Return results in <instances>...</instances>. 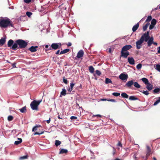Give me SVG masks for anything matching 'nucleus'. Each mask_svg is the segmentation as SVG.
<instances>
[{
  "label": "nucleus",
  "mask_w": 160,
  "mask_h": 160,
  "mask_svg": "<svg viewBox=\"0 0 160 160\" xmlns=\"http://www.w3.org/2000/svg\"><path fill=\"white\" fill-rule=\"evenodd\" d=\"M50 121H51V118H49V119L47 120V121H46V122H47V123L48 124L50 122Z\"/></svg>",
  "instance_id": "57"
},
{
  "label": "nucleus",
  "mask_w": 160,
  "mask_h": 160,
  "mask_svg": "<svg viewBox=\"0 0 160 160\" xmlns=\"http://www.w3.org/2000/svg\"><path fill=\"white\" fill-rule=\"evenodd\" d=\"M32 0H24V1L25 3H29Z\"/></svg>",
  "instance_id": "53"
},
{
  "label": "nucleus",
  "mask_w": 160,
  "mask_h": 160,
  "mask_svg": "<svg viewBox=\"0 0 160 160\" xmlns=\"http://www.w3.org/2000/svg\"><path fill=\"white\" fill-rule=\"evenodd\" d=\"M105 83L106 84H108V83H112V82L111 80L108 78H106L105 80Z\"/></svg>",
  "instance_id": "25"
},
{
  "label": "nucleus",
  "mask_w": 160,
  "mask_h": 160,
  "mask_svg": "<svg viewBox=\"0 0 160 160\" xmlns=\"http://www.w3.org/2000/svg\"><path fill=\"white\" fill-rule=\"evenodd\" d=\"M156 22L157 21L155 19H153L151 21V24L155 25L156 24Z\"/></svg>",
  "instance_id": "35"
},
{
  "label": "nucleus",
  "mask_w": 160,
  "mask_h": 160,
  "mask_svg": "<svg viewBox=\"0 0 160 160\" xmlns=\"http://www.w3.org/2000/svg\"><path fill=\"white\" fill-rule=\"evenodd\" d=\"M133 85L137 88H139L141 87L137 82H134Z\"/></svg>",
  "instance_id": "23"
},
{
  "label": "nucleus",
  "mask_w": 160,
  "mask_h": 160,
  "mask_svg": "<svg viewBox=\"0 0 160 160\" xmlns=\"http://www.w3.org/2000/svg\"><path fill=\"white\" fill-rule=\"evenodd\" d=\"M84 54L83 51L82 50H80L77 54V57L78 58H80L83 56Z\"/></svg>",
  "instance_id": "13"
},
{
  "label": "nucleus",
  "mask_w": 160,
  "mask_h": 160,
  "mask_svg": "<svg viewBox=\"0 0 160 160\" xmlns=\"http://www.w3.org/2000/svg\"><path fill=\"white\" fill-rule=\"evenodd\" d=\"M77 118V117L76 116H72L71 117V120H76Z\"/></svg>",
  "instance_id": "51"
},
{
  "label": "nucleus",
  "mask_w": 160,
  "mask_h": 160,
  "mask_svg": "<svg viewBox=\"0 0 160 160\" xmlns=\"http://www.w3.org/2000/svg\"><path fill=\"white\" fill-rule=\"evenodd\" d=\"M153 40L154 39L153 37H150V38L147 42L148 46V47H150L152 44H153L154 45L156 46L157 45V43L154 42Z\"/></svg>",
  "instance_id": "5"
},
{
  "label": "nucleus",
  "mask_w": 160,
  "mask_h": 160,
  "mask_svg": "<svg viewBox=\"0 0 160 160\" xmlns=\"http://www.w3.org/2000/svg\"><path fill=\"white\" fill-rule=\"evenodd\" d=\"M44 132L43 131H41V132H35L34 133V135H41V134H42Z\"/></svg>",
  "instance_id": "40"
},
{
  "label": "nucleus",
  "mask_w": 160,
  "mask_h": 160,
  "mask_svg": "<svg viewBox=\"0 0 160 160\" xmlns=\"http://www.w3.org/2000/svg\"><path fill=\"white\" fill-rule=\"evenodd\" d=\"M147 85L146 88L148 90L151 91L152 89L153 88V85H152L149 83V84H147Z\"/></svg>",
  "instance_id": "18"
},
{
  "label": "nucleus",
  "mask_w": 160,
  "mask_h": 160,
  "mask_svg": "<svg viewBox=\"0 0 160 160\" xmlns=\"http://www.w3.org/2000/svg\"><path fill=\"white\" fill-rule=\"evenodd\" d=\"M49 47V46L48 45H45V47L46 48H48Z\"/></svg>",
  "instance_id": "61"
},
{
  "label": "nucleus",
  "mask_w": 160,
  "mask_h": 160,
  "mask_svg": "<svg viewBox=\"0 0 160 160\" xmlns=\"http://www.w3.org/2000/svg\"><path fill=\"white\" fill-rule=\"evenodd\" d=\"M58 118L59 119H62V118H60V116L59 115L58 116Z\"/></svg>",
  "instance_id": "62"
},
{
  "label": "nucleus",
  "mask_w": 160,
  "mask_h": 160,
  "mask_svg": "<svg viewBox=\"0 0 160 160\" xmlns=\"http://www.w3.org/2000/svg\"><path fill=\"white\" fill-rule=\"evenodd\" d=\"M28 45V42L22 39L16 40L11 49L15 50L18 49H22L25 48Z\"/></svg>",
  "instance_id": "1"
},
{
  "label": "nucleus",
  "mask_w": 160,
  "mask_h": 160,
  "mask_svg": "<svg viewBox=\"0 0 160 160\" xmlns=\"http://www.w3.org/2000/svg\"><path fill=\"white\" fill-rule=\"evenodd\" d=\"M69 50H70L69 49H65L63 51H61V52H60V54H62L66 53L68 52H69Z\"/></svg>",
  "instance_id": "26"
},
{
  "label": "nucleus",
  "mask_w": 160,
  "mask_h": 160,
  "mask_svg": "<svg viewBox=\"0 0 160 160\" xmlns=\"http://www.w3.org/2000/svg\"><path fill=\"white\" fill-rule=\"evenodd\" d=\"M147 152H151V150L150 149V147L148 146H147Z\"/></svg>",
  "instance_id": "49"
},
{
  "label": "nucleus",
  "mask_w": 160,
  "mask_h": 160,
  "mask_svg": "<svg viewBox=\"0 0 160 160\" xmlns=\"http://www.w3.org/2000/svg\"><path fill=\"white\" fill-rule=\"evenodd\" d=\"M132 48V47L131 45H126L123 46L122 49V50L124 51L127 52L128 50H129Z\"/></svg>",
  "instance_id": "11"
},
{
  "label": "nucleus",
  "mask_w": 160,
  "mask_h": 160,
  "mask_svg": "<svg viewBox=\"0 0 160 160\" xmlns=\"http://www.w3.org/2000/svg\"><path fill=\"white\" fill-rule=\"evenodd\" d=\"M121 95L122 97L125 98H128L129 97L128 95L125 92L122 93Z\"/></svg>",
  "instance_id": "27"
},
{
  "label": "nucleus",
  "mask_w": 160,
  "mask_h": 160,
  "mask_svg": "<svg viewBox=\"0 0 160 160\" xmlns=\"http://www.w3.org/2000/svg\"><path fill=\"white\" fill-rule=\"evenodd\" d=\"M142 66V64L141 63H139L137 65L136 68L137 69H139L141 68Z\"/></svg>",
  "instance_id": "44"
},
{
  "label": "nucleus",
  "mask_w": 160,
  "mask_h": 160,
  "mask_svg": "<svg viewBox=\"0 0 160 160\" xmlns=\"http://www.w3.org/2000/svg\"><path fill=\"white\" fill-rule=\"evenodd\" d=\"M68 152L67 150L64 149H61L59 152V154H62L64 153H66Z\"/></svg>",
  "instance_id": "22"
},
{
  "label": "nucleus",
  "mask_w": 160,
  "mask_h": 160,
  "mask_svg": "<svg viewBox=\"0 0 160 160\" xmlns=\"http://www.w3.org/2000/svg\"><path fill=\"white\" fill-rule=\"evenodd\" d=\"M128 61L131 65H133L135 64V60L132 57H128Z\"/></svg>",
  "instance_id": "12"
},
{
  "label": "nucleus",
  "mask_w": 160,
  "mask_h": 160,
  "mask_svg": "<svg viewBox=\"0 0 160 160\" xmlns=\"http://www.w3.org/2000/svg\"><path fill=\"white\" fill-rule=\"evenodd\" d=\"M20 112L22 113H25L27 111L26 106L23 107L21 109H19Z\"/></svg>",
  "instance_id": "24"
},
{
  "label": "nucleus",
  "mask_w": 160,
  "mask_h": 160,
  "mask_svg": "<svg viewBox=\"0 0 160 160\" xmlns=\"http://www.w3.org/2000/svg\"><path fill=\"white\" fill-rule=\"evenodd\" d=\"M61 45V43H52L51 45V48L52 49L54 50H56L60 48V46L59 45Z\"/></svg>",
  "instance_id": "10"
},
{
  "label": "nucleus",
  "mask_w": 160,
  "mask_h": 160,
  "mask_svg": "<svg viewBox=\"0 0 160 160\" xmlns=\"http://www.w3.org/2000/svg\"><path fill=\"white\" fill-rule=\"evenodd\" d=\"M119 77L120 79L126 81L128 78V76L127 74H125L124 73H122L119 75Z\"/></svg>",
  "instance_id": "7"
},
{
  "label": "nucleus",
  "mask_w": 160,
  "mask_h": 160,
  "mask_svg": "<svg viewBox=\"0 0 160 160\" xmlns=\"http://www.w3.org/2000/svg\"><path fill=\"white\" fill-rule=\"evenodd\" d=\"M74 84L72 83L71 84V92L72 91V88L74 85Z\"/></svg>",
  "instance_id": "55"
},
{
  "label": "nucleus",
  "mask_w": 160,
  "mask_h": 160,
  "mask_svg": "<svg viewBox=\"0 0 160 160\" xmlns=\"http://www.w3.org/2000/svg\"><path fill=\"white\" fill-rule=\"evenodd\" d=\"M129 99L130 100H138V98L135 96H132L129 97Z\"/></svg>",
  "instance_id": "21"
},
{
  "label": "nucleus",
  "mask_w": 160,
  "mask_h": 160,
  "mask_svg": "<svg viewBox=\"0 0 160 160\" xmlns=\"http://www.w3.org/2000/svg\"><path fill=\"white\" fill-rule=\"evenodd\" d=\"M13 118L12 116L10 115L8 117V119L9 121H11L13 119Z\"/></svg>",
  "instance_id": "42"
},
{
  "label": "nucleus",
  "mask_w": 160,
  "mask_h": 160,
  "mask_svg": "<svg viewBox=\"0 0 160 160\" xmlns=\"http://www.w3.org/2000/svg\"><path fill=\"white\" fill-rule=\"evenodd\" d=\"M41 127L40 125H36L34 126L32 129V131L34 132L38 130V128L39 127Z\"/></svg>",
  "instance_id": "32"
},
{
  "label": "nucleus",
  "mask_w": 160,
  "mask_h": 160,
  "mask_svg": "<svg viewBox=\"0 0 160 160\" xmlns=\"http://www.w3.org/2000/svg\"><path fill=\"white\" fill-rule=\"evenodd\" d=\"M41 101L38 100L37 101L35 100H33L30 103V106L33 110L38 111V106L39 105Z\"/></svg>",
  "instance_id": "3"
},
{
  "label": "nucleus",
  "mask_w": 160,
  "mask_h": 160,
  "mask_svg": "<svg viewBox=\"0 0 160 160\" xmlns=\"http://www.w3.org/2000/svg\"><path fill=\"white\" fill-rule=\"evenodd\" d=\"M114 160H121L119 158H116Z\"/></svg>",
  "instance_id": "64"
},
{
  "label": "nucleus",
  "mask_w": 160,
  "mask_h": 160,
  "mask_svg": "<svg viewBox=\"0 0 160 160\" xmlns=\"http://www.w3.org/2000/svg\"><path fill=\"white\" fill-rule=\"evenodd\" d=\"M137 152H134V155L133 156V158L135 160H138V159H137L138 158L137 157Z\"/></svg>",
  "instance_id": "39"
},
{
  "label": "nucleus",
  "mask_w": 160,
  "mask_h": 160,
  "mask_svg": "<svg viewBox=\"0 0 160 160\" xmlns=\"http://www.w3.org/2000/svg\"><path fill=\"white\" fill-rule=\"evenodd\" d=\"M26 14L29 17H30L32 14V13L31 12H26Z\"/></svg>",
  "instance_id": "45"
},
{
  "label": "nucleus",
  "mask_w": 160,
  "mask_h": 160,
  "mask_svg": "<svg viewBox=\"0 0 160 160\" xmlns=\"http://www.w3.org/2000/svg\"><path fill=\"white\" fill-rule=\"evenodd\" d=\"M152 19V17L151 16H149L146 20V22H150Z\"/></svg>",
  "instance_id": "36"
},
{
  "label": "nucleus",
  "mask_w": 160,
  "mask_h": 160,
  "mask_svg": "<svg viewBox=\"0 0 160 160\" xmlns=\"http://www.w3.org/2000/svg\"><path fill=\"white\" fill-rule=\"evenodd\" d=\"M14 27V24L11 20L7 17L0 18V27L5 28L8 27Z\"/></svg>",
  "instance_id": "2"
},
{
  "label": "nucleus",
  "mask_w": 160,
  "mask_h": 160,
  "mask_svg": "<svg viewBox=\"0 0 160 160\" xmlns=\"http://www.w3.org/2000/svg\"><path fill=\"white\" fill-rule=\"evenodd\" d=\"M125 51L121 50V55L120 56V57H123L124 58H127L128 56L129 55V52L128 51H127L125 52Z\"/></svg>",
  "instance_id": "9"
},
{
  "label": "nucleus",
  "mask_w": 160,
  "mask_h": 160,
  "mask_svg": "<svg viewBox=\"0 0 160 160\" xmlns=\"http://www.w3.org/2000/svg\"><path fill=\"white\" fill-rule=\"evenodd\" d=\"M14 44L13 41L12 39H10L8 42V47L10 48L12 47L13 45Z\"/></svg>",
  "instance_id": "15"
},
{
  "label": "nucleus",
  "mask_w": 160,
  "mask_h": 160,
  "mask_svg": "<svg viewBox=\"0 0 160 160\" xmlns=\"http://www.w3.org/2000/svg\"><path fill=\"white\" fill-rule=\"evenodd\" d=\"M139 91L140 92H142L144 94L146 95H148L149 94V93L147 91H142V90H141V91Z\"/></svg>",
  "instance_id": "37"
},
{
  "label": "nucleus",
  "mask_w": 160,
  "mask_h": 160,
  "mask_svg": "<svg viewBox=\"0 0 160 160\" xmlns=\"http://www.w3.org/2000/svg\"><path fill=\"white\" fill-rule=\"evenodd\" d=\"M160 91V88H155L153 91V92L154 93H157Z\"/></svg>",
  "instance_id": "31"
},
{
  "label": "nucleus",
  "mask_w": 160,
  "mask_h": 160,
  "mask_svg": "<svg viewBox=\"0 0 160 160\" xmlns=\"http://www.w3.org/2000/svg\"><path fill=\"white\" fill-rule=\"evenodd\" d=\"M155 69L158 71L160 72V65L158 64H156Z\"/></svg>",
  "instance_id": "38"
},
{
  "label": "nucleus",
  "mask_w": 160,
  "mask_h": 160,
  "mask_svg": "<svg viewBox=\"0 0 160 160\" xmlns=\"http://www.w3.org/2000/svg\"><path fill=\"white\" fill-rule=\"evenodd\" d=\"M63 82L66 84H67L68 82L67 80L65 77L63 78Z\"/></svg>",
  "instance_id": "47"
},
{
  "label": "nucleus",
  "mask_w": 160,
  "mask_h": 160,
  "mask_svg": "<svg viewBox=\"0 0 160 160\" xmlns=\"http://www.w3.org/2000/svg\"><path fill=\"white\" fill-rule=\"evenodd\" d=\"M158 53H160V46L158 48Z\"/></svg>",
  "instance_id": "59"
},
{
  "label": "nucleus",
  "mask_w": 160,
  "mask_h": 160,
  "mask_svg": "<svg viewBox=\"0 0 160 160\" xmlns=\"http://www.w3.org/2000/svg\"><path fill=\"white\" fill-rule=\"evenodd\" d=\"M115 153H116V150H115V148L114 147H113V152H112L113 155H114L115 154Z\"/></svg>",
  "instance_id": "54"
},
{
  "label": "nucleus",
  "mask_w": 160,
  "mask_h": 160,
  "mask_svg": "<svg viewBox=\"0 0 160 160\" xmlns=\"http://www.w3.org/2000/svg\"><path fill=\"white\" fill-rule=\"evenodd\" d=\"M133 80H132L128 81L125 85L124 87L126 88H132V87L133 84Z\"/></svg>",
  "instance_id": "6"
},
{
  "label": "nucleus",
  "mask_w": 160,
  "mask_h": 160,
  "mask_svg": "<svg viewBox=\"0 0 160 160\" xmlns=\"http://www.w3.org/2000/svg\"><path fill=\"white\" fill-rule=\"evenodd\" d=\"M153 160H157L156 158L155 157H153Z\"/></svg>",
  "instance_id": "63"
},
{
  "label": "nucleus",
  "mask_w": 160,
  "mask_h": 160,
  "mask_svg": "<svg viewBox=\"0 0 160 160\" xmlns=\"http://www.w3.org/2000/svg\"><path fill=\"white\" fill-rule=\"evenodd\" d=\"M94 68L92 66L89 67V71L91 73H93L94 72Z\"/></svg>",
  "instance_id": "28"
},
{
  "label": "nucleus",
  "mask_w": 160,
  "mask_h": 160,
  "mask_svg": "<svg viewBox=\"0 0 160 160\" xmlns=\"http://www.w3.org/2000/svg\"><path fill=\"white\" fill-rule=\"evenodd\" d=\"M18 141H15L14 142V144L16 145H18L21 143L22 142V138H18Z\"/></svg>",
  "instance_id": "19"
},
{
  "label": "nucleus",
  "mask_w": 160,
  "mask_h": 160,
  "mask_svg": "<svg viewBox=\"0 0 160 160\" xmlns=\"http://www.w3.org/2000/svg\"><path fill=\"white\" fill-rule=\"evenodd\" d=\"M154 25H153L152 24L150 25L149 26V29L150 30H151V29H152L154 27Z\"/></svg>",
  "instance_id": "52"
},
{
  "label": "nucleus",
  "mask_w": 160,
  "mask_h": 160,
  "mask_svg": "<svg viewBox=\"0 0 160 160\" xmlns=\"http://www.w3.org/2000/svg\"><path fill=\"white\" fill-rule=\"evenodd\" d=\"M149 23H146L144 26L143 27V30L144 31H146L148 25H149Z\"/></svg>",
  "instance_id": "29"
},
{
  "label": "nucleus",
  "mask_w": 160,
  "mask_h": 160,
  "mask_svg": "<svg viewBox=\"0 0 160 160\" xmlns=\"http://www.w3.org/2000/svg\"><path fill=\"white\" fill-rule=\"evenodd\" d=\"M139 26V23H137L136 25H134L132 28V30L133 32L136 31L138 29Z\"/></svg>",
  "instance_id": "17"
},
{
  "label": "nucleus",
  "mask_w": 160,
  "mask_h": 160,
  "mask_svg": "<svg viewBox=\"0 0 160 160\" xmlns=\"http://www.w3.org/2000/svg\"><path fill=\"white\" fill-rule=\"evenodd\" d=\"M120 93L119 92H113L112 95L116 97H118L120 95Z\"/></svg>",
  "instance_id": "43"
},
{
  "label": "nucleus",
  "mask_w": 160,
  "mask_h": 160,
  "mask_svg": "<svg viewBox=\"0 0 160 160\" xmlns=\"http://www.w3.org/2000/svg\"><path fill=\"white\" fill-rule=\"evenodd\" d=\"M150 152H147V153L146 154V156L147 157H148V156H149L150 155Z\"/></svg>",
  "instance_id": "58"
},
{
  "label": "nucleus",
  "mask_w": 160,
  "mask_h": 160,
  "mask_svg": "<svg viewBox=\"0 0 160 160\" xmlns=\"http://www.w3.org/2000/svg\"><path fill=\"white\" fill-rule=\"evenodd\" d=\"M95 117L101 118L102 116L100 114L93 115L92 116V117Z\"/></svg>",
  "instance_id": "50"
},
{
  "label": "nucleus",
  "mask_w": 160,
  "mask_h": 160,
  "mask_svg": "<svg viewBox=\"0 0 160 160\" xmlns=\"http://www.w3.org/2000/svg\"><path fill=\"white\" fill-rule=\"evenodd\" d=\"M150 38L149 35V32L148 31L146 33H145L143 34V35L141 37L140 39L146 42H148L149 39Z\"/></svg>",
  "instance_id": "4"
},
{
  "label": "nucleus",
  "mask_w": 160,
  "mask_h": 160,
  "mask_svg": "<svg viewBox=\"0 0 160 160\" xmlns=\"http://www.w3.org/2000/svg\"><path fill=\"white\" fill-rule=\"evenodd\" d=\"M61 143V142L58 140H56L55 141V145L56 146H58Z\"/></svg>",
  "instance_id": "34"
},
{
  "label": "nucleus",
  "mask_w": 160,
  "mask_h": 160,
  "mask_svg": "<svg viewBox=\"0 0 160 160\" xmlns=\"http://www.w3.org/2000/svg\"><path fill=\"white\" fill-rule=\"evenodd\" d=\"M38 48L37 46H32L28 49V50L31 52H35L37 51V48Z\"/></svg>",
  "instance_id": "16"
},
{
  "label": "nucleus",
  "mask_w": 160,
  "mask_h": 160,
  "mask_svg": "<svg viewBox=\"0 0 160 160\" xmlns=\"http://www.w3.org/2000/svg\"><path fill=\"white\" fill-rule=\"evenodd\" d=\"M107 101L113 102H116V101L115 99H107Z\"/></svg>",
  "instance_id": "48"
},
{
  "label": "nucleus",
  "mask_w": 160,
  "mask_h": 160,
  "mask_svg": "<svg viewBox=\"0 0 160 160\" xmlns=\"http://www.w3.org/2000/svg\"><path fill=\"white\" fill-rule=\"evenodd\" d=\"M6 37L5 36L4 38H2L0 39V45L2 46L5 44L6 42Z\"/></svg>",
  "instance_id": "14"
},
{
  "label": "nucleus",
  "mask_w": 160,
  "mask_h": 160,
  "mask_svg": "<svg viewBox=\"0 0 160 160\" xmlns=\"http://www.w3.org/2000/svg\"><path fill=\"white\" fill-rule=\"evenodd\" d=\"M28 158V155H25L24 156H23L22 157H21L19 158L20 159V160H23L27 159Z\"/></svg>",
  "instance_id": "41"
},
{
  "label": "nucleus",
  "mask_w": 160,
  "mask_h": 160,
  "mask_svg": "<svg viewBox=\"0 0 160 160\" xmlns=\"http://www.w3.org/2000/svg\"><path fill=\"white\" fill-rule=\"evenodd\" d=\"M95 72L96 74L99 76H100L101 74V72L98 70H96Z\"/></svg>",
  "instance_id": "46"
},
{
  "label": "nucleus",
  "mask_w": 160,
  "mask_h": 160,
  "mask_svg": "<svg viewBox=\"0 0 160 160\" xmlns=\"http://www.w3.org/2000/svg\"><path fill=\"white\" fill-rule=\"evenodd\" d=\"M118 146H119L120 147H122V144L121 143V142H119L118 143Z\"/></svg>",
  "instance_id": "56"
},
{
  "label": "nucleus",
  "mask_w": 160,
  "mask_h": 160,
  "mask_svg": "<svg viewBox=\"0 0 160 160\" xmlns=\"http://www.w3.org/2000/svg\"><path fill=\"white\" fill-rule=\"evenodd\" d=\"M60 52V50H58L57 52H56V54H58Z\"/></svg>",
  "instance_id": "60"
},
{
  "label": "nucleus",
  "mask_w": 160,
  "mask_h": 160,
  "mask_svg": "<svg viewBox=\"0 0 160 160\" xmlns=\"http://www.w3.org/2000/svg\"><path fill=\"white\" fill-rule=\"evenodd\" d=\"M143 42L142 39H141L140 38L139 40L136 42V47L137 49H139L142 47V44Z\"/></svg>",
  "instance_id": "8"
},
{
  "label": "nucleus",
  "mask_w": 160,
  "mask_h": 160,
  "mask_svg": "<svg viewBox=\"0 0 160 160\" xmlns=\"http://www.w3.org/2000/svg\"><path fill=\"white\" fill-rule=\"evenodd\" d=\"M141 80L146 85L149 84V81L146 78H143Z\"/></svg>",
  "instance_id": "20"
},
{
  "label": "nucleus",
  "mask_w": 160,
  "mask_h": 160,
  "mask_svg": "<svg viewBox=\"0 0 160 160\" xmlns=\"http://www.w3.org/2000/svg\"><path fill=\"white\" fill-rule=\"evenodd\" d=\"M160 102V97H159L158 98V99L154 102L153 105L154 106H156Z\"/></svg>",
  "instance_id": "33"
},
{
  "label": "nucleus",
  "mask_w": 160,
  "mask_h": 160,
  "mask_svg": "<svg viewBox=\"0 0 160 160\" xmlns=\"http://www.w3.org/2000/svg\"><path fill=\"white\" fill-rule=\"evenodd\" d=\"M66 90L65 89H62V91L61 92V95L65 96L66 94Z\"/></svg>",
  "instance_id": "30"
}]
</instances>
